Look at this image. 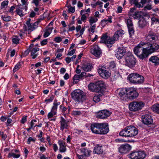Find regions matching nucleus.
<instances>
[{
	"label": "nucleus",
	"mask_w": 159,
	"mask_h": 159,
	"mask_svg": "<svg viewBox=\"0 0 159 159\" xmlns=\"http://www.w3.org/2000/svg\"><path fill=\"white\" fill-rule=\"evenodd\" d=\"M147 45H148L147 43L141 41L134 49L135 54L141 59L147 57L148 56V54L145 51V50H146V48L143 47L146 46Z\"/></svg>",
	"instance_id": "1"
},
{
	"label": "nucleus",
	"mask_w": 159,
	"mask_h": 159,
	"mask_svg": "<svg viewBox=\"0 0 159 159\" xmlns=\"http://www.w3.org/2000/svg\"><path fill=\"white\" fill-rule=\"evenodd\" d=\"M138 133V130L137 128L130 125L126 127L122 130L120 132L119 135L122 137H131L136 135Z\"/></svg>",
	"instance_id": "2"
},
{
	"label": "nucleus",
	"mask_w": 159,
	"mask_h": 159,
	"mask_svg": "<svg viewBox=\"0 0 159 159\" xmlns=\"http://www.w3.org/2000/svg\"><path fill=\"white\" fill-rule=\"evenodd\" d=\"M105 86L104 82L101 80L96 82L95 83H90L88 86L89 89L92 92H101Z\"/></svg>",
	"instance_id": "3"
},
{
	"label": "nucleus",
	"mask_w": 159,
	"mask_h": 159,
	"mask_svg": "<svg viewBox=\"0 0 159 159\" xmlns=\"http://www.w3.org/2000/svg\"><path fill=\"white\" fill-rule=\"evenodd\" d=\"M128 78L131 83L135 84H142L144 81L143 77L137 73L129 74Z\"/></svg>",
	"instance_id": "4"
},
{
	"label": "nucleus",
	"mask_w": 159,
	"mask_h": 159,
	"mask_svg": "<svg viewBox=\"0 0 159 159\" xmlns=\"http://www.w3.org/2000/svg\"><path fill=\"white\" fill-rule=\"evenodd\" d=\"M71 95L72 98L77 102L82 101L85 98L83 92L79 89L74 90L71 93Z\"/></svg>",
	"instance_id": "5"
},
{
	"label": "nucleus",
	"mask_w": 159,
	"mask_h": 159,
	"mask_svg": "<svg viewBox=\"0 0 159 159\" xmlns=\"http://www.w3.org/2000/svg\"><path fill=\"white\" fill-rule=\"evenodd\" d=\"M144 106V103L141 101H134L131 102L129 105V110L136 111L141 110Z\"/></svg>",
	"instance_id": "6"
},
{
	"label": "nucleus",
	"mask_w": 159,
	"mask_h": 159,
	"mask_svg": "<svg viewBox=\"0 0 159 159\" xmlns=\"http://www.w3.org/2000/svg\"><path fill=\"white\" fill-rule=\"evenodd\" d=\"M124 59L125 62V65L130 68L134 66L136 64V59L134 57L129 54L124 56Z\"/></svg>",
	"instance_id": "7"
},
{
	"label": "nucleus",
	"mask_w": 159,
	"mask_h": 159,
	"mask_svg": "<svg viewBox=\"0 0 159 159\" xmlns=\"http://www.w3.org/2000/svg\"><path fill=\"white\" fill-rule=\"evenodd\" d=\"M108 69V67H107V66L104 65L101 68H98V72L102 78L105 79H107L111 75V73Z\"/></svg>",
	"instance_id": "8"
},
{
	"label": "nucleus",
	"mask_w": 159,
	"mask_h": 159,
	"mask_svg": "<svg viewBox=\"0 0 159 159\" xmlns=\"http://www.w3.org/2000/svg\"><path fill=\"white\" fill-rule=\"evenodd\" d=\"M158 39V37L155 33L151 31H149L146 36V40L147 42L146 43H148V45L146 46H148L149 43L156 42Z\"/></svg>",
	"instance_id": "9"
},
{
	"label": "nucleus",
	"mask_w": 159,
	"mask_h": 159,
	"mask_svg": "<svg viewBox=\"0 0 159 159\" xmlns=\"http://www.w3.org/2000/svg\"><path fill=\"white\" fill-rule=\"evenodd\" d=\"M123 34V31L120 30L116 31L113 36L111 37V39L110 40V44L109 45L110 47H112L116 41L118 40V38Z\"/></svg>",
	"instance_id": "10"
},
{
	"label": "nucleus",
	"mask_w": 159,
	"mask_h": 159,
	"mask_svg": "<svg viewBox=\"0 0 159 159\" xmlns=\"http://www.w3.org/2000/svg\"><path fill=\"white\" fill-rule=\"evenodd\" d=\"M128 98L130 99H134L138 97L139 94L135 88H129L127 89Z\"/></svg>",
	"instance_id": "11"
},
{
	"label": "nucleus",
	"mask_w": 159,
	"mask_h": 159,
	"mask_svg": "<svg viewBox=\"0 0 159 159\" xmlns=\"http://www.w3.org/2000/svg\"><path fill=\"white\" fill-rule=\"evenodd\" d=\"M99 128L100 132L99 134H107L109 131L108 124L107 123H99Z\"/></svg>",
	"instance_id": "12"
},
{
	"label": "nucleus",
	"mask_w": 159,
	"mask_h": 159,
	"mask_svg": "<svg viewBox=\"0 0 159 159\" xmlns=\"http://www.w3.org/2000/svg\"><path fill=\"white\" fill-rule=\"evenodd\" d=\"M148 48H149L148 49L147 48L146 50L148 51V53H152L156 51L159 48V45L155 42L153 43H149L148 44Z\"/></svg>",
	"instance_id": "13"
},
{
	"label": "nucleus",
	"mask_w": 159,
	"mask_h": 159,
	"mask_svg": "<svg viewBox=\"0 0 159 159\" xmlns=\"http://www.w3.org/2000/svg\"><path fill=\"white\" fill-rule=\"evenodd\" d=\"M126 23L128 28V31L129 34V37L131 38L132 36L134 34V32L133 24L132 20L130 19L127 20Z\"/></svg>",
	"instance_id": "14"
},
{
	"label": "nucleus",
	"mask_w": 159,
	"mask_h": 159,
	"mask_svg": "<svg viewBox=\"0 0 159 159\" xmlns=\"http://www.w3.org/2000/svg\"><path fill=\"white\" fill-rule=\"evenodd\" d=\"M101 40L100 43H104L107 45L108 48H110L111 47H110L109 45L110 44V40L111 39V38L108 37L107 35V34H103L101 38Z\"/></svg>",
	"instance_id": "15"
},
{
	"label": "nucleus",
	"mask_w": 159,
	"mask_h": 159,
	"mask_svg": "<svg viewBox=\"0 0 159 159\" xmlns=\"http://www.w3.org/2000/svg\"><path fill=\"white\" fill-rule=\"evenodd\" d=\"M111 112L107 110L100 111L97 115V117L101 119H105L109 116Z\"/></svg>",
	"instance_id": "16"
},
{
	"label": "nucleus",
	"mask_w": 159,
	"mask_h": 159,
	"mask_svg": "<svg viewBox=\"0 0 159 159\" xmlns=\"http://www.w3.org/2000/svg\"><path fill=\"white\" fill-rule=\"evenodd\" d=\"M118 96L121 100H126L128 98L127 89H120L118 93Z\"/></svg>",
	"instance_id": "17"
},
{
	"label": "nucleus",
	"mask_w": 159,
	"mask_h": 159,
	"mask_svg": "<svg viewBox=\"0 0 159 159\" xmlns=\"http://www.w3.org/2000/svg\"><path fill=\"white\" fill-rule=\"evenodd\" d=\"M131 146L128 144L123 145L119 148V152L122 153H126L131 149Z\"/></svg>",
	"instance_id": "18"
},
{
	"label": "nucleus",
	"mask_w": 159,
	"mask_h": 159,
	"mask_svg": "<svg viewBox=\"0 0 159 159\" xmlns=\"http://www.w3.org/2000/svg\"><path fill=\"white\" fill-rule=\"evenodd\" d=\"M142 119L143 123L146 125H149L152 124V119L151 116L146 114L142 116Z\"/></svg>",
	"instance_id": "19"
},
{
	"label": "nucleus",
	"mask_w": 159,
	"mask_h": 159,
	"mask_svg": "<svg viewBox=\"0 0 159 159\" xmlns=\"http://www.w3.org/2000/svg\"><path fill=\"white\" fill-rule=\"evenodd\" d=\"M68 121L65 119L63 117H61L60 121L61 124V130L63 131L64 129H68L69 127Z\"/></svg>",
	"instance_id": "20"
},
{
	"label": "nucleus",
	"mask_w": 159,
	"mask_h": 159,
	"mask_svg": "<svg viewBox=\"0 0 159 159\" xmlns=\"http://www.w3.org/2000/svg\"><path fill=\"white\" fill-rule=\"evenodd\" d=\"M91 52L96 57L99 56L101 53L99 48L96 45H93L91 47Z\"/></svg>",
	"instance_id": "21"
},
{
	"label": "nucleus",
	"mask_w": 159,
	"mask_h": 159,
	"mask_svg": "<svg viewBox=\"0 0 159 159\" xmlns=\"http://www.w3.org/2000/svg\"><path fill=\"white\" fill-rule=\"evenodd\" d=\"M148 25V23L143 16L140 18L138 21V26L139 28L143 29Z\"/></svg>",
	"instance_id": "22"
},
{
	"label": "nucleus",
	"mask_w": 159,
	"mask_h": 159,
	"mask_svg": "<svg viewBox=\"0 0 159 159\" xmlns=\"http://www.w3.org/2000/svg\"><path fill=\"white\" fill-rule=\"evenodd\" d=\"M20 156V151L17 149H14L11 150V152L9 153L8 157L10 158L12 157L14 158H17Z\"/></svg>",
	"instance_id": "23"
},
{
	"label": "nucleus",
	"mask_w": 159,
	"mask_h": 159,
	"mask_svg": "<svg viewBox=\"0 0 159 159\" xmlns=\"http://www.w3.org/2000/svg\"><path fill=\"white\" fill-rule=\"evenodd\" d=\"M125 52V50L123 48H119L117 49L115 55L118 59H120L124 56Z\"/></svg>",
	"instance_id": "24"
},
{
	"label": "nucleus",
	"mask_w": 159,
	"mask_h": 159,
	"mask_svg": "<svg viewBox=\"0 0 159 159\" xmlns=\"http://www.w3.org/2000/svg\"><path fill=\"white\" fill-rule=\"evenodd\" d=\"M99 128V123L93 124L90 126L92 132L97 134H99V132H100Z\"/></svg>",
	"instance_id": "25"
},
{
	"label": "nucleus",
	"mask_w": 159,
	"mask_h": 159,
	"mask_svg": "<svg viewBox=\"0 0 159 159\" xmlns=\"http://www.w3.org/2000/svg\"><path fill=\"white\" fill-rule=\"evenodd\" d=\"M86 74L85 72H82L80 75H75L73 78V83L77 84L80 79L85 77Z\"/></svg>",
	"instance_id": "26"
},
{
	"label": "nucleus",
	"mask_w": 159,
	"mask_h": 159,
	"mask_svg": "<svg viewBox=\"0 0 159 159\" xmlns=\"http://www.w3.org/2000/svg\"><path fill=\"white\" fill-rule=\"evenodd\" d=\"M58 144L59 146V151L61 152H64L66 150L65 143L62 141H59Z\"/></svg>",
	"instance_id": "27"
},
{
	"label": "nucleus",
	"mask_w": 159,
	"mask_h": 159,
	"mask_svg": "<svg viewBox=\"0 0 159 159\" xmlns=\"http://www.w3.org/2000/svg\"><path fill=\"white\" fill-rule=\"evenodd\" d=\"M149 61L157 65L159 64V58L156 56H152L149 59Z\"/></svg>",
	"instance_id": "28"
},
{
	"label": "nucleus",
	"mask_w": 159,
	"mask_h": 159,
	"mask_svg": "<svg viewBox=\"0 0 159 159\" xmlns=\"http://www.w3.org/2000/svg\"><path fill=\"white\" fill-rule=\"evenodd\" d=\"M102 146H99L97 145L94 148V152L95 153L97 154H102L103 152V149L102 148Z\"/></svg>",
	"instance_id": "29"
},
{
	"label": "nucleus",
	"mask_w": 159,
	"mask_h": 159,
	"mask_svg": "<svg viewBox=\"0 0 159 159\" xmlns=\"http://www.w3.org/2000/svg\"><path fill=\"white\" fill-rule=\"evenodd\" d=\"M112 17L109 16L108 18H105L101 21V24L103 26H105L108 23L112 22Z\"/></svg>",
	"instance_id": "30"
},
{
	"label": "nucleus",
	"mask_w": 159,
	"mask_h": 159,
	"mask_svg": "<svg viewBox=\"0 0 159 159\" xmlns=\"http://www.w3.org/2000/svg\"><path fill=\"white\" fill-rule=\"evenodd\" d=\"M39 48H35L32 49L30 51L31 52V56L33 59H35L37 57L38 55V54L37 52L39 51Z\"/></svg>",
	"instance_id": "31"
},
{
	"label": "nucleus",
	"mask_w": 159,
	"mask_h": 159,
	"mask_svg": "<svg viewBox=\"0 0 159 159\" xmlns=\"http://www.w3.org/2000/svg\"><path fill=\"white\" fill-rule=\"evenodd\" d=\"M138 159H143L146 156V154L143 151H137Z\"/></svg>",
	"instance_id": "32"
},
{
	"label": "nucleus",
	"mask_w": 159,
	"mask_h": 159,
	"mask_svg": "<svg viewBox=\"0 0 159 159\" xmlns=\"http://www.w3.org/2000/svg\"><path fill=\"white\" fill-rule=\"evenodd\" d=\"M138 152L137 151H134L129 154V157L131 159H138Z\"/></svg>",
	"instance_id": "33"
},
{
	"label": "nucleus",
	"mask_w": 159,
	"mask_h": 159,
	"mask_svg": "<svg viewBox=\"0 0 159 159\" xmlns=\"http://www.w3.org/2000/svg\"><path fill=\"white\" fill-rule=\"evenodd\" d=\"M81 69L86 71H88L91 70V66L90 64H84L81 67Z\"/></svg>",
	"instance_id": "34"
},
{
	"label": "nucleus",
	"mask_w": 159,
	"mask_h": 159,
	"mask_svg": "<svg viewBox=\"0 0 159 159\" xmlns=\"http://www.w3.org/2000/svg\"><path fill=\"white\" fill-rule=\"evenodd\" d=\"M108 64V65H109V66H107V67H108V69H109L110 70H115L116 65L114 62H111Z\"/></svg>",
	"instance_id": "35"
},
{
	"label": "nucleus",
	"mask_w": 159,
	"mask_h": 159,
	"mask_svg": "<svg viewBox=\"0 0 159 159\" xmlns=\"http://www.w3.org/2000/svg\"><path fill=\"white\" fill-rule=\"evenodd\" d=\"M27 26L28 28H27L26 25H24L23 28V30L24 31H25L28 30L32 31L34 30L33 24H30L28 25Z\"/></svg>",
	"instance_id": "36"
},
{
	"label": "nucleus",
	"mask_w": 159,
	"mask_h": 159,
	"mask_svg": "<svg viewBox=\"0 0 159 159\" xmlns=\"http://www.w3.org/2000/svg\"><path fill=\"white\" fill-rule=\"evenodd\" d=\"M151 21L152 25H154L157 24H159V19L156 18L154 16L151 17Z\"/></svg>",
	"instance_id": "37"
},
{
	"label": "nucleus",
	"mask_w": 159,
	"mask_h": 159,
	"mask_svg": "<svg viewBox=\"0 0 159 159\" xmlns=\"http://www.w3.org/2000/svg\"><path fill=\"white\" fill-rule=\"evenodd\" d=\"M98 20V19L97 18L93 16L90 17L89 20L90 25H92L94 23L97 22Z\"/></svg>",
	"instance_id": "38"
},
{
	"label": "nucleus",
	"mask_w": 159,
	"mask_h": 159,
	"mask_svg": "<svg viewBox=\"0 0 159 159\" xmlns=\"http://www.w3.org/2000/svg\"><path fill=\"white\" fill-rule=\"evenodd\" d=\"M152 108L153 111L159 114V104H157L153 105Z\"/></svg>",
	"instance_id": "39"
},
{
	"label": "nucleus",
	"mask_w": 159,
	"mask_h": 159,
	"mask_svg": "<svg viewBox=\"0 0 159 159\" xmlns=\"http://www.w3.org/2000/svg\"><path fill=\"white\" fill-rule=\"evenodd\" d=\"M0 37H1L0 40L3 39L5 42L7 38L6 34L3 32L2 30L0 31Z\"/></svg>",
	"instance_id": "40"
},
{
	"label": "nucleus",
	"mask_w": 159,
	"mask_h": 159,
	"mask_svg": "<svg viewBox=\"0 0 159 159\" xmlns=\"http://www.w3.org/2000/svg\"><path fill=\"white\" fill-rule=\"evenodd\" d=\"M102 95L101 94L94 96L93 98V101L95 102H98L100 100V97Z\"/></svg>",
	"instance_id": "41"
},
{
	"label": "nucleus",
	"mask_w": 159,
	"mask_h": 159,
	"mask_svg": "<svg viewBox=\"0 0 159 159\" xmlns=\"http://www.w3.org/2000/svg\"><path fill=\"white\" fill-rule=\"evenodd\" d=\"M131 17H133L134 19H137L139 18L140 16L139 13L135 12L134 14H130L129 17L130 18Z\"/></svg>",
	"instance_id": "42"
},
{
	"label": "nucleus",
	"mask_w": 159,
	"mask_h": 159,
	"mask_svg": "<svg viewBox=\"0 0 159 159\" xmlns=\"http://www.w3.org/2000/svg\"><path fill=\"white\" fill-rule=\"evenodd\" d=\"M21 63H23L22 62H20L19 63H18L15 66L13 69V72H15L21 66L20 64Z\"/></svg>",
	"instance_id": "43"
},
{
	"label": "nucleus",
	"mask_w": 159,
	"mask_h": 159,
	"mask_svg": "<svg viewBox=\"0 0 159 159\" xmlns=\"http://www.w3.org/2000/svg\"><path fill=\"white\" fill-rule=\"evenodd\" d=\"M9 3L8 1V0H5L1 3V9H3L7 7Z\"/></svg>",
	"instance_id": "44"
},
{
	"label": "nucleus",
	"mask_w": 159,
	"mask_h": 159,
	"mask_svg": "<svg viewBox=\"0 0 159 159\" xmlns=\"http://www.w3.org/2000/svg\"><path fill=\"white\" fill-rule=\"evenodd\" d=\"M2 19L4 21L6 22L10 21L11 19V17L10 16H2Z\"/></svg>",
	"instance_id": "45"
},
{
	"label": "nucleus",
	"mask_w": 159,
	"mask_h": 159,
	"mask_svg": "<svg viewBox=\"0 0 159 159\" xmlns=\"http://www.w3.org/2000/svg\"><path fill=\"white\" fill-rule=\"evenodd\" d=\"M53 110L51 109V111L48 113V118H51L53 117L54 115H56V112L54 111H52Z\"/></svg>",
	"instance_id": "46"
},
{
	"label": "nucleus",
	"mask_w": 159,
	"mask_h": 159,
	"mask_svg": "<svg viewBox=\"0 0 159 159\" xmlns=\"http://www.w3.org/2000/svg\"><path fill=\"white\" fill-rule=\"evenodd\" d=\"M16 12L20 16L22 17L23 16V14L22 12V10L20 8H16Z\"/></svg>",
	"instance_id": "47"
},
{
	"label": "nucleus",
	"mask_w": 159,
	"mask_h": 159,
	"mask_svg": "<svg viewBox=\"0 0 159 159\" xmlns=\"http://www.w3.org/2000/svg\"><path fill=\"white\" fill-rule=\"evenodd\" d=\"M20 39L18 38L17 36H15V37L12 39V41L13 43L17 44L19 43Z\"/></svg>",
	"instance_id": "48"
},
{
	"label": "nucleus",
	"mask_w": 159,
	"mask_h": 159,
	"mask_svg": "<svg viewBox=\"0 0 159 159\" xmlns=\"http://www.w3.org/2000/svg\"><path fill=\"white\" fill-rule=\"evenodd\" d=\"M82 114V111H80L75 110L72 111V114L75 116H78L81 115Z\"/></svg>",
	"instance_id": "49"
},
{
	"label": "nucleus",
	"mask_w": 159,
	"mask_h": 159,
	"mask_svg": "<svg viewBox=\"0 0 159 159\" xmlns=\"http://www.w3.org/2000/svg\"><path fill=\"white\" fill-rule=\"evenodd\" d=\"M86 15H88V16H89V15L87 13L86 14ZM81 20L82 21H84V22H85V20L87 19V16L86 15V14H83V15H81Z\"/></svg>",
	"instance_id": "50"
},
{
	"label": "nucleus",
	"mask_w": 159,
	"mask_h": 159,
	"mask_svg": "<svg viewBox=\"0 0 159 159\" xmlns=\"http://www.w3.org/2000/svg\"><path fill=\"white\" fill-rule=\"evenodd\" d=\"M60 107L62 112L66 114V111L67 110V108L65 107L62 105H60Z\"/></svg>",
	"instance_id": "51"
},
{
	"label": "nucleus",
	"mask_w": 159,
	"mask_h": 159,
	"mask_svg": "<svg viewBox=\"0 0 159 159\" xmlns=\"http://www.w3.org/2000/svg\"><path fill=\"white\" fill-rule=\"evenodd\" d=\"M62 40V39L60 37H57L54 38V41L56 43H59Z\"/></svg>",
	"instance_id": "52"
},
{
	"label": "nucleus",
	"mask_w": 159,
	"mask_h": 159,
	"mask_svg": "<svg viewBox=\"0 0 159 159\" xmlns=\"http://www.w3.org/2000/svg\"><path fill=\"white\" fill-rule=\"evenodd\" d=\"M67 7H69L68 9V11L69 12L74 13L75 12V7H72L71 6H70V7L69 6H68Z\"/></svg>",
	"instance_id": "53"
},
{
	"label": "nucleus",
	"mask_w": 159,
	"mask_h": 159,
	"mask_svg": "<svg viewBox=\"0 0 159 159\" xmlns=\"http://www.w3.org/2000/svg\"><path fill=\"white\" fill-rule=\"evenodd\" d=\"M96 24H94L93 25L90 27V29L89 30V31L92 33H94V32L96 28Z\"/></svg>",
	"instance_id": "54"
},
{
	"label": "nucleus",
	"mask_w": 159,
	"mask_h": 159,
	"mask_svg": "<svg viewBox=\"0 0 159 159\" xmlns=\"http://www.w3.org/2000/svg\"><path fill=\"white\" fill-rule=\"evenodd\" d=\"M54 96L52 95L49 98L45 99V102L47 103L51 102L54 99Z\"/></svg>",
	"instance_id": "55"
},
{
	"label": "nucleus",
	"mask_w": 159,
	"mask_h": 159,
	"mask_svg": "<svg viewBox=\"0 0 159 159\" xmlns=\"http://www.w3.org/2000/svg\"><path fill=\"white\" fill-rule=\"evenodd\" d=\"M30 51L29 50V49H27V50H26L22 54V55L21 56V57H25L27 55H28Z\"/></svg>",
	"instance_id": "56"
},
{
	"label": "nucleus",
	"mask_w": 159,
	"mask_h": 159,
	"mask_svg": "<svg viewBox=\"0 0 159 159\" xmlns=\"http://www.w3.org/2000/svg\"><path fill=\"white\" fill-rule=\"evenodd\" d=\"M36 140L35 138H33L32 137H29L28 139L27 143L30 144V143L31 141L35 142Z\"/></svg>",
	"instance_id": "57"
},
{
	"label": "nucleus",
	"mask_w": 159,
	"mask_h": 159,
	"mask_svg": "<svg viewBox=\"0 0 159 159\" xmlns=\"http://www.w3.org/2000/svg\"><path fill=\"white\" fill-rule=\"evenodd\" d=\"M41 0H33L32 2L35 4L36 6L37 7L38 6L39 3Z\"/></svg>",
	"instance_id": "58"
},
{
	"label": "nucleus",
	"mask_w": 159,
	"mask_h": 159,
	"mask_svg": "<svg viewBox=\"0 0 159 159\" xmlns=\"http://www.w3.org/2000/svg\"><path fill=\"white\" fill-rule=\"evenodd\" d=\"M53 29V28L52 27H49V26H48L46 30L51 34Z\"/></svg>",
	"instance_id": "59"
},
{
	"label": "nucleus",
	"mask_w": 159,
	"mask_h": 159,
	"mask_svg": "<svg viewBox=\"0 0 159 159\" xmlns=\"http://www.w3.org/2000/svg\"><path fill=\"white\" fill-rule=\"evenodd\" d=\"M75 49H73L72 50L70 51L69 52H68V54H67V55L69 56H72V55L75 52Z\"/></svg>",
	"instance_id": "60"
},
{
	"label": "nucleus",
	"mask_w": 159,
	"mask_h": 159,
	"mask_svg": "<svg viewBox=\"0 0 159 159\" xmlns=\"http://www.w3.org/2000/svg\"><path fill=\"white\" fill-rule=\"evenodd\" d=\"M15 6H12L9 10V12L11 13L12 15L13 14V11L15 9Z\"/></svg>",
	"instance_id": "61"
},
{
	"label": "nucleus",
	"mask_w": 159,
	"mask_h": 159,
	"mask_svg": "<svg viewBox=\"0 0 159 159\" xmlns=\"http://www.w3.org/2000/svg\"><path fill=\"white\" fill-rule=\"evenodd\" d=\"M90 152L91 151L90 150L86 149V153H84V155L85 156H89L90 155Z\"/></svg>",
	"instance_id": "62"
},
{
	"label": "nucleus",
	"mask_w": 159,
	"mask_h": 159,
	"mask_svg": "<svg viewBox=\"0 0 159 159\" xmlns=\"http://www.w3.org/2000/svg\"><path fill=\"white\" fill-rule=\"evenodd\" d=\"M37 121L36 120H31L30 122V127L32 128H33V127H34V122H35Z\"/></svg>",
	"instance_id": "63"
},
{
	"label": "nucleus",
	"mask_w": 159,
	"mask_h": 159,
	"mask_svg": "<svg viewBox=\"0 0 159 159\" xmlns=\"http://www.w3.org/2000/svg\"><path fill=\"white\" fill-rule=\"evenodd\" d=\"M27 117V116H26L25 117H23L22 118L21 120V123L24 124L26 121Z\"/></svg>",
	"instance_id": "64"
}]
</instances>
